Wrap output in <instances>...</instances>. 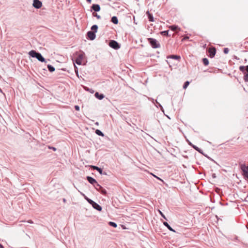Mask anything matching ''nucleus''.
<instances>
[{
  "instance_id": "nucleus-1",
  "label": "nucleus",
  "mask_w": 248,
  "mask_h": 248,
  "mask_svg": "<svg viewBox=\"0 0 248 248\" xmlns=\"http://www.w3.org/2000/svg\"><path fill=\"white\" fill-rule=\"evenodd\" d=\"M29 55L32 57L36 58L39 61L41 62H47L46 60L43 57L42 54L35 50H32L29 53Z\"/></svg>"
},
{
  "instance_id": "nucleus-2",
  "label": "nucleus",
  "mask_w": 248,
  "mask_h": 248,
  "mask_svg": "<svg viewBox=\"0 0 248 248\" xmlns=\"http://www.w3.org/2000/svg\"><path fill=\"white\" fill-rule=\"evenodd\" d=\"M167 59L168 60L167 61L168 63L169 64L170 67H171V64H173L172 62H171L170 60L169 59H175L178 61V62H179L181 59V57L178 55H169L167 57ZM174 64H173L174 65Z\"/></svg>"
},
{
  "instance_id": "nucleus-3",
  "label": "nucleus",
  "mask_w": 248,
  "mask_h": 248,
  "mask_svg": "<svg viewBox=\"0 0 248 248\" xmlns=\"http://www.w3.org/2000/svg\"><path fill=\"white\" fill-rule=\"evenodd\" d=\"M85 57V53L83 52H81L80 53L78 54L77 57L75 59V60H73L74 62H75L78 64V65H81L82 64V61Z\"/></svg>"
},
{
  "instance_id": "nucleus-4",
  "label": "nucleus",
  "mask_w": 248,
  "mask_h": 248,
  "mask_svg": "<svg viewBox=\"0 0 248 248\" xmlns=\"http://www.w3.org/2000/svg\"><path fill=\"white\" fill-rule=\"evenodd\" d=\"M109 46L114 49H118L120 48V45L115 40H110L109 42Z\"/></svg>"
},
{
  "instance_id": "nucleus-5",
  "label": "nucleus",
  "mask_w": 248,
  "mask_h": 248,
  "mask_svg": "<svg viewBox=\"0 0 248 248\" xmlns=\"http://www.w3.org/2000/svg\"><path fill=\"white\" fill-rule=\"evenodd\" d=\"M148 40L153 48H156L160 47L159 43L155 39L153 38H148Z\"/></svg>"
},
{
  "instance_id": "nucleus-6",
  "label": "nucleus",
  "mask_w": 248,
  "mask_h": 248,
  "mask_svg": "<svg viewBox=\"0 0 248 248\" xmlns=\"http://www.w3.org/2000/svg\"><path fill=\"white\" fill-rule=\"evenodd\" d=\"M32 6L36 9H39L42 7V3L39 0H33Z\"/></svg>"
},
{
  "instance_id": "nucleus-7",
  "label": "nucleus",
  "mask_w": 248,
  "mask_h": 248,
  "mask_svg": "<svg viewBox=\"0 0 248 248\" xmlns=\"http://www.w3.org/2000/svg\"><path fill=\"white\" fill-rule=\"evenodd\" d=\"M87 38L90 40H93L95 39L96 37L95 33L92 31H89L87 32Z\"/></svg>"
},
{
  "instance_id": "nucleus-8",
  "label": "nucleus",
  "mask_w": 248,
  "mask_h": 248,
  "mask_svg": "<svg viewBox=\"0 0 248 248\" xmlns=\"http://www.w3.org/2000/svg\"><path fill=\"white\" fill-rule=\"evenodd\" d=\"M208 52L209 53L210 57H211V58L214 57V56L215 55L216 52V50L215 47H210L208 49Z\"/></svg>"
},
{
  "instance_id": "nucleus-9",
  "label": "nucleus",
  "mask_w": 248,
  "mask_h": 248,
  "mask_svg": "<svg viewBox=\"0 0 248 248\" xmlns=\"http://www.w3.org/2000/svg\"><path fill=\"white\" fill-rule=\"evenodd\" d=\"M92 168L94 170H96L101 175H106L107 173L105 172H103L102 169L101 168H99L97 166H92Z\"/></svg>"
},
{
  "instance_id": "nucleus-10",
  "label": "nucleus",
  "mask_w": 248,
  "mask_h": 248,
  "mask_svg": "<svg viewBox=\"0 0 248 248\" xmlns=\"http://www.w3.org/2000/svg\"><path fill=\"white\" fill-rule=\"evenodd\" d=\"M87 180L92 184L93 186L96 184L97 182L96 180L91 176H87L86 177Z\"/></svg>"
},
{
  "instance_id": "nucleus-11",
  "label": "nucleus",
  "mask_w": 248,
  "mask_h": 248,
  "mask_svg": "<svg viewBox=\"0 0 248 248\" xmlns=\"http://www.w3.org/2000/svg\"><path fill=\"white\" fill-rule=\"evenodd\" d=\"M242 170L243 171L244 175L248 179V166H243Z\"/></svg>"
},
{
  "instance_id": "nucleus-12",
  "label": "nucleus",
  "mask_w": 248,
  "mask_h": 248,
  "mask_svg": "<svg viewBox=\"0 0 248 248\" xmlns=\"http://www.w3.org/2000/svg\"><path fill=\"white\" fill-rule=\"evenodd\" d=\"M92 206L94 209H96L98 211H100L102 210L101 206L95 202L93 203Z\"/></svg>"
},
{
  "instance_id": "nucleus-13",
  "label": "nucleus",
  "mask_w": 248,
  "mask_h": 248,
  "mask_svg": "<svg viewBox=\"0 0 248 248\" xmlns=\"http://www.w3.org/2000/svg\"><path fill=\"white\" fill-rule=\"evenodd\" d=\"M92 9L95 12H98L100 10V7L98 4H93L92 6Z\"/></svg>"
},
{
  "instance_id": "nucleus-14",
  "label": "nucleus",
  "mask_w": 248,
  "mask_h": 248,
  "mask_svg": "<svg viewBox=\"0 0 248 248\" xmlns=\"http://www.w3.org/2000/svg\"><path fill=\"white\" fill-rule=\"evenodd\" d=\"M94 96L99 100H102L104 98V95L103 94L99 93L98 92L95 93Z\"/></svg>"
},
{
  "instance_id": "nucleus-15",
  "label": "nucleus",
  "mask_w": 248,
  "mask_h": 248,
  "mask_svg": "<svg viewBox=\"0 0 248 248\" xmlns=\"http://www.w3.org/2000/svg\"><path fill=\"white\" fill-rule=\"evenodd\" d=\"M93 187L95 188V189L98 191H99V190L102 188V186H100L98 183L97 182L96 183V184L93 186Z\"/></svg>"
},
{
  "instance_id": "nucleus-16",
  "label": "nucleus",
  "mask_w": 248,
  "mask_h": 248,
  "mask_svg": "<svg viewBox=\"0 0 248 248\" xmlns=\"http://www.w3.org/2000/svg\"><path fill=\"white\" fill-rule=\"evenodd\" d=\"M111 21L114 24H117L118 23V19L116 16H113L111 19Z\"/></svg>"
},
{
  "instance_id": "nucleus-17",
  "label": "nucleus",
  "mask_w": 248,
  "mask_h": 248,
  "mask_svg": "<svg viewBox=\"0 0 248 248\" xmlns=\"http://www.w3.org/2000/svg\"><path fill=\"white\" fill-rule=\"evenodd\" d=\"M169 28L171 31H176V30L180 31V29L177 26H176V25L170 26L169 27Z\"/></svg>"
},
{
  "instance_id": "nucleus-18",
  "label": "nucleus",
  "mask_w": 248,
  "mask_h": 248,
  "mask_svg": "<svg viewBox=\"0 0 248 248\" xmlns=\"http://www.w3.org/2000/svg\"><path fill=\"white\" fill-rule=\"evenodd\" d=\"M239 70L242 72H244L245 70H246L248 73V65L246 67L245 66H240L239 67Z\"/></svg>"
},
{
  "instance_id": "nucleus-19",
  "label": "nucleus",
  "mask_w": 248,
  "mask_h": 248,
  "mask_svg": "<svg viewBox=\"0 0 248 248\" xmlns=\"http://www.w3.org/2000/svg\"><path fill=\"white\" fill-rule=\"evenodd\" d=\"M92 31L96 33L97 31L98 26L96 25H93L91 27Z\"/></svg>"
},
{
  "instance_id": "nucleus-20",
  "label": "nucleus",
  "mask_w": 248,
  "mask_h": 248,
  "mask_svg": "<svg viewBox=\"0 0 248 248\" xmlns=\"http://www.w3.org/2000/svg\"><path fill=\"white\" fill-rule=\"evenodd\" d=\"M48 70L50 72H53L55 71V69L54 66H52L51 65L48 64L47 66Z\"/></svg>"
},
{
  "instance_id": "nucleus-21",
  "label": "nucleus",
  "mask_w": 248,
  "mask_h": 248,
  "mask_svg": "<svg viewBox=\"0 0 248 248\" xmlns=\"http://www.w3.org/2000/svg\"><path fill=\"white\" fill-rule=\"evenodd\" d=\"M163 224L166 227L168 228V229L169 230L172 231L173 232H175V231L169 225V224L167 222H164Z\"/></svg>"
},
{
  "instance_id": "nucleus-22",
  "label": "nucleus",
  "mask_w": 248,
  "mask_h": 248,
  "mask_svg": "<svg viewBox=\"0 0 248 248\" xmlns=\"http://www.w3.org/2000/svg\"><path fill=\"white\" fill-rule=\"evenodd\" d=\"M95 133L96 134H97L98 136L103 137L104 136V134L99 129H96L95 131Z\"/></svg>"
},
{
  "instance_id": "nucleus-23",
  "label": "nucleus",
  "mask_w": 248,
  "mask_h": 248,
  "mask_svg": "<svg viewBox=\"0 0 248 248\" xmlns=\"http://www.w3.org/2000/svg\"><path fill=\"white\" fill-rule=\"evenodd\" d=\"M147 14L148 16V18L150 21L153 22L154 21V17L152 14H151L148 11L147 12Z\"/></svg>"
},
{
  "instance_id": "nucleus-24",
  "label": "nucleus",
  "mask_w": 248,
  "mask_h": 248,
  "mask_svg": "<svg viewBox=\"0 0 248 248\" xmlns=\"http://www.w3.org/2000/svg\"><path fill=\"white\" fill-rule=\"evenodd\" d=\"M108 224L110 226H112L114 228H116L117 226V225L116 223L114 222H112V221H109L108 222Z\"/></svg>"
},
{
  "instance_id": "nucleus-25",
  "label": "nucleus",
  "mask_w": 248,
  "mask_h": 248,
  "mask_svg": "<svg viewBox=\"0 0 248 248\" xmlns=\"http://www.w3.org/2000/svg\"><path fill=\"white\" fill-rule=\"evenodd\" d=\"M202 62L205 65H207L209 64V61L207 58H203L202 59Z\"/></svg>"
},
{
  "instance_id": "nucleus-26",
  "label": "nucleus",
  "mask_w": 248,
  "mask_h": 248,
  "mask_svg": "<svg viewBox=\"0 0 248 248\" xmlns=\"http://www.w3.org/2000/svg\"><path fill=\"white\" fill-rule=\"evenodd\" d=\"M99 192L103 195H106L107 193V191L103 187H102V188H101Z\"/></svg>"
},
{
  "instance_id": "nucleus-27",
  "label": "nucleus",
  "mask_w": 248,
  "mask_h": 248,
  "mask_svg": "<svg viewBox=\"0 0 248 248\" xmlns=\"http://www.w3.org/2000/svg\"><path fill=\"white\" fill-rule=\"evenodd\" d=\"M168 32H169L168 31H163L161 32V34L163 35L169 36V35Z\"/></svg>"
},
{
  "instance_id": "nucleus-28",
  "label": "nucleus",
  "mask_w": 248,
  "mask_h": 248,
  "mask_svg": "<svg viewBox=\"0 0 248 248\" xmlns=\"http://www.w3.org/2000/svg\"><path fill=\"white\" fill-rule=\"evenodd\" d=\"M189 81H186V82L185 83V84H184V86H183V88H184V89H186L187 87V86L189 85Z\"/></svg>"
},
{
  "instance_id": "nucleus-29",
  "label": "nucleus",
  "mask_w": 248,
  "mask_h": 248,
  "mask_svg": "<svg viewBox=\"0 0 248 248\" xmlns=\"http://www.w3.org/2000/svg\"><path fill=\"white\" fill-rule=\"evenodd\" d=\"M244 80L245 82H248V74H246L244 75Z\"/></svg>"
},
{
  "instance_id": "nucleus-30",
  "label": "nucleus",
  "mask_w": 248,
  "mask_h": 248,
  "mask_svg": "<svg viewBox=\"0 0 248 248\" xmlns=\"http://www.w3.org/2000/svg\"><path fill=\"white\" fill-rule=\"evenodd\" d=\"M89 203H90L91 205H93V203H94L95 202L93 201L92 200L89 199L87 201Z\"/></svg>"
},
{
  "instance_id": "nucleus-31",
  "label": "nucleus",
  "mask_w": 248,
  "mask_h": 248,
  "mask_svg": "<svg viewBox=\"0 0 248 248\" xmlns=\"http://www.w3.org/2000/svg\"><path fill=\"white\" fill-rule=\"evenodd\" d=\"M93 16H95L97 19H100L101 16L97 14L93 13Z\"/></svg>"
},
{
  "instance_id": "nucleus-32",
  "label": "nucleus",
  "mask_w": 248,
  "mask_h": 248,
  "mask_svg": "<svg viewBox=\"0 0 248 248\" xmlns=\"http://www.w3.org/2000/svg\"><path fill=\"white\" fill-rule=\"evenodd\" d=\"M229 50L228 48H225L224 49V53H225V54H227L229 52Z\"/></svg>"
},
{
  "instance_id": "nucleus-33",
  "label": "nucleus",
  "mask_w": 248,
  "mask_h": 248,
  "mask_svg": "<svg viewBox=\"0 0 248 248\" xmlns=\"http://www.w3.org/2000/svg\"><path fill=\"white\" fill-rule=\"evenodd\" d=\"M75 108L76 110L79 111V107L78 105L75 106Z\"/></svg>"
},
{
  "instance_id": "nucleus-34",
  "label": "nucleus",
  "mask_w": 248,
  "mask_h": 248,
  "mask_svg": "<svg viewBox=\"0 0 248 248\" xmlns=\"http://www.w3.org/2000/svg\"><path fill=\"white\" fill-rule=\"evenodd\" d=\"M193 148L196 150H197V151H198L199 152H200V150L199 149V148L198 147H197V146H193Z\"/></svg>"
},
{
  "instance_id": "nucleus-35",
  "label": "nucleus",
  "mask_w": 248,
  "mask_h": 248,
  "mask_svg": "<svg viewBox=\"0 0 248 248\" xmlns=\"http://www.w3.org/2000/svg\"><path fill=\"white\" fill-rule=\"evenodd\" d=\"M158 211H159V214L161 215V216H162V217H163L165 219H166V217H165V216L164 215V214L162 213V212H161V211H160V210H159Z\"/></svg>"
},
{
  "instance_id": "nucleus-36",
  "label": "nucleus",
  "mask_w": 248,
  "mask_h": 248,
  "mask_svg": "<svg viewBox=\"0 0 248 248\" xmlns=\"http://www.w3.org/2000/svg\"><path fill=\"white\" fill-rule=\"evenodd\" d=\"M75 72L77 73V75H78V67L75 65Z\"/></svg>"
},
{
  "instance_id": "nucleus-37",
  "label": "nucleus",
  "mask_w": 248,
  "mask_h": 248,
  "mask_svg": "<svg viewBox=\"0 0 248 248\" xmlns=\"http://www.w3.org/2000/svg\"><path fill=\"white\" fill-rule=\"evenodd\" d=\"M49 148L50 149H52L53 151H56V148L55 147H49Z\"/></svg>"
},
{
  "instance_id": "nucleus-38",
  "label": "nucleus",
  "mask_w": 248,
  "mask_h": 248,
  "mask_svg": "<svg viewBox=\"0 0 248 248\" xmlns=\"http://www.w3.org/2000/svg\"><path fill=\"white\" fill-rule=\"evenodd\" d=\"M189 38V37L188 36H185L182 40V41H184V40H187Z\"/></svg>"
},
{
  "instance_id": "nucleus-39",
  "label": "nucleus",
  "mask_w": 248,
  "mask_h": 248,
  "mask_svg": "<svg viewBox=\"0 0 248 248\" xmlns=\"http://www.w3.org/2000/svg\"><path fill=\"white\" fill-rule=\"evenodd\" d=\"M27 222L31 224H32L33 223L31 220H29Z\"/></svg>"
},
{
  "instance_id": "nucleus-40",
  "label": "nucleus",
  "mask_w": 248,
  "mask_h": 248,
  "mask_svg": "<svg viewBox=\"0 0 248 248\" xmlns=\"http://www.w3.org/2000/svg\"><path fill=\"white\" fill-rule=\"evenodd\" d=\"M83 197L86 201H87V200L89 199L86 195H85V196H83Z\"/></svg>"
},
{
  "instance_id": "nucleus-41",
  "label": "nucleus",
  "mask_w": 248,
  "mask_h": 248,
  "mask_svg": "<svg viewBox=\"0 0 248 248\" xmlns=\"http://www.w3.org/2000/svg\"><path fill=\"white\" fill-rule=\"evenodd\" d=\"M78 191L80 192V194H81L83 197V196H85V195L83 193H82V192H81L79 191V190H78Z\"/></svg>"
},
{
  "instance_id": "nucleus-42",
  "label": "nucleus",
  "mask_w": 248,
  "mask_h": 248,
  "mask_svg": "<svg viewBox=\"0 0 248 248\" xmlns=\"http://www.w3.org/2000/svg\"><path fill=\"white\" fill-rule=\"evenodd\" d=\"M89 3H91V1H92V0H86Z\"/></svg>"
},
{
  "instance_id": "nucleus-43",
  "label": "nucleus",
  "mask_w": 248,
  "mask_h": 248,
  "mask_svg": "<svg viewBox=\"0 0 248 248\" xmlns=\"http://www.w3.org/2000/svg\"><path fill=\"white\" fill-rule=\"evenodd\" d=\"M0 248H4V247L1 244H0Z\"/></svg>"
},
{
  "instance_id": "nucleus-44",
  "label": "nucleus",
  "mask_w": 248,
  "mask_h": 248,
  "mask_svg": "<svg viewBox=\"0 0 248 248\" xmlns=\"http://www.w3.org/2000/svg\"><path fill=\"white\" fill-rule=\"evenodd\" d=\"M154 176H155V177H156L157 179H159V180H161V181H162L161 179H160V178H158V177H157V176H155V175H154Z\"/></svg>"
},
{
  "instance_id": "nucleus-45",
  "label": "nucleus",
  "mask_w": 248,
  "mask_h": 248,
  "mask_svg": "<svg viewBox=\"0 0 248 248\" xmlns=\"http://www.w3.org/2000/svg\"><path fill=\"white\" fill-rule=\"evenodd\" d=\"M0 93H3L2 90L0 88Z\"/></svg>"
},
{
  "instance_id": "nucleus-46",
  "label": "nucleus",
  "mask_w": 248,
  "mask_h": 248,
  "mask_svg": "<svg viewBox=\"0 0 248 248\" xmlns=\"http://www.w3.org/2000/svg\"><path fill=\"white\" fill-rule=\"evenodd\" d=\"M63 201L64 202H65L66 201V200H65V199H63Z\"/></svg>"
},
{
  "instance_id": "nucleus-47",
  "label": "nucleus",
  "mask_w": 248,
  "mask_h": 248,
  "mask_svg": "<svg viewBox=\"0 0 248 248\" xmlns=\"http://www.w3.org/2000/svg\"><path fill=\"white\" fill-rule=\"evenodd\" d=\"M95 124H96V125H98V122H96V123H95Z\"/></svg>"
},
{
  "instance_id": "nucleus-48",
  "label": "nucleus",
  "mask_w": 248,
  "mask_h": 248,
  "mask_svg": "<svg viewBox=\"0 0 248 248\" xmlns=\"http://www.w3.org/2000/svg\"><path fill=\"white\" fill-rule=\"evenodd\" d=\"M135 1H136V2H138L139 1V0H135Z\"/></svg>"
}]
</instances>
